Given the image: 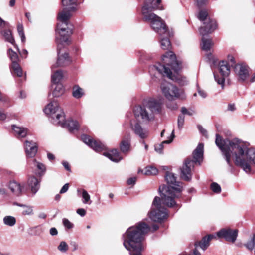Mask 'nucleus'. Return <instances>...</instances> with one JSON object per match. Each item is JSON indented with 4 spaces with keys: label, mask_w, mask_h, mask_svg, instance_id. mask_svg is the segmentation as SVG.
<instances>
[{
    "label": "nucleus",
    "mask_w": 255,
    "mask_h": 255,
    "mask_svg": "<svg viewBox=\"0 0 255 255\" xmlns=\"http://www.w3.org/2000/svg\"><path fill=\"white\" fill-rule=\"evenodd\" d=\"M165 179L169 186L163 185L159 187L161 198H154L151 211L148 213L149 218L154 222H161L167 218V209L162 205L168 207L177 206L175 199L180 197L183 190L181 183L176 181L173 173L167 172Z\"/></svg>",
    "instance_id": "f257e3e1"
},
{
    "label": "nucleus",
    "mask_w": 255,
    "mask_h": 255,
    "mask_svg": "<svg viewBox=\"0 0 255 255\" xmlns=\"http://www.w3.org/2000/svg\"><path fill=\"white\" fill-rule=\"evenodd\" d=\"M216 137V144L221 150L227 163L230 165L231 156H234L235 164L246 173H250L251 166L255 165V149L248 148L246 143L238 138L224 140L218 134Z\"/></svg>",
    "instance_id": "f03ea898"
},
{
    "label": "nucleus",
    "mask_w": 255,
    "mask_h": 255,
    "mask_svg": "<svg viewBox=\"0 0 255 255\" xmlns=\"http://www.w3.org/2000/svg\"><path fill=\"white\" fill-rule=\"evenodd\" d=\"M150 230L149 225L141 222L129 227L123 235V245L130 252V255H141L143 249L142 242Z\"/></svg>",
    "instance_id": "7ed1b4c3"
},
{
    "label": "nucleus",
    "mask_w": 255,
    "mask_h": 255,
    "mask_svg": "<svg viewBox=\"0 0 255 255\" xmlns=\"http://www.w3.org/2000/svg\"><path fill=\"white\" fill-rule=\"evenodd\" d=\"M163 65L158 63L149 67V72L152 78H158L160 76H166L169 79L174 80L175 76L172 74L169 67L177 73L181 68V63L177 61L175 55L172 51H168L162 57Z\"/></svg>",
    "instance_id": "20e7f679"
},
{
    "label": "nucleus",
    "mask_w": 255,
    "mask_h": 255,
    "mask_svg": "<svg viewBox=\"0 0 255 255\" xmlns=\"http://www.w3.org/2000/svg\"><path fill=\"white\" fill-rule=\"evenodd\" d=\"M161 109V106L159 102L155 99H150L143 106H135L133 112L137 120L146 122L153 120L154 115L159 113Z\"/></svg>",
    "instance_id": "39448f33"
},
{
    "label": "nucleus",
    "mask_w": 255,
    "mask_h": 255,
    "mask_svg": "<svg viewBox=\"0 0 255 255\" xmlns=\"http://www.w3.org/2000/svg\"><path fill=\"white\" fill-rule=\"evenodd\" d=\"M71 34L72 31L70 29L68 28L66 30L65 28H62L60 31L59 37L58 36L56 37L58 57L56 63L51 67L52 70L54 68L66 66L70 63L71 60L68 56V54L67 53L61 54V49L65 45L69 44V39Z\"/></svg>",
    "instance_id": "423d86ee"
},
{
    "label": "nucleus",
    "mask_w": 255,
    "mask_h": 255,
    "mask_svg": "<svg viewBox=\"0 0 255 255\" xmlns=\"http://www.w3.org/2000/svg\"><path fill=\"white\" fill-rule=\"evenodd\" d=\"M203 144L200 143L193 152V159L187 158L180 168L181 178L185 181H190L192 178V171L195 164H201L203 156Z\"/></svg>",
    "instance_id": "0eeeda50"
},
{
    "label": "nucleus",
    "mask_w": 255,
    "mask_h": 255,
    "mask_svg": "<svg viewBox=\"0 0 255 255\" xmlns=\"http://www.w3.org/2000/svg\"><path fill=\"white\" fill-rule=\"evenodd\" d=\"M155 8V5H146L142 8V12L143 15V19L145 21L148 22L154 31L157 33L159 36L162 34L167 35L168 31L161 18L153 13H150Z\"/></svg>",
    "instance_id": "6e6552de"
},
{
    "label": "nucleus",
    "mask_w": 255,
    "mask_h": 255,
    "mask_svg": "<svg viewBox=\"0 0 255 255\" xmlns=\"http://www.w3.org/2000/svg\"><path fill=\"white\" fill-rule=\"evenodd\" d=\"M44 111L53 124L59 126H64L65 113L56 101L53 100L48 104Z\"/></svg>",
    "instance_id": "1a4fd4ad"
},
{
    "label": "nucleus",
    "mask_w": 255,
    "mask_h": 255,
    "mask_svg": "<svg viewBox=\"0 0 255 255\" xmlns=\"http://www.w3.org/2000/svg\"><path fill=\"white\" fill-rule=\"evenodd\" d=\"M161 89L163 94L165 98L170 101H173L176 99H184L186 98L184 92L179 89L177 86L171 83H162Z\"/></svg>",
    "instance_id": "9d476101"
},
{
    "label": "nucleus",
    "mask_w": 255,
    "mask_h": 255,
    "mask_svg": "<svg viewBox=\"0 0 255 255\" xmlns=\"http://www.w3.org/2000/svg\"><path fill=\"white\" fill-rule=\"evenodd\" d=\"M207 17V12L204 10L200 11L198 15L199 19L203 21V24H205L204 26L201 27L199 29L200 34L202 36L211 33L216 29L217 26L215 20L211 19Z\"/></svg>",
    "instance_id": "9b49d317"
},
{
    "label": "nucleus",
    "mask_w": 255,
    "mask_h": 255,
    "mask_svg": "<svg viewBox=\"0 0 255 255\" xmlns=\"http://www.w3.org/2000/svg\"><path fill=\"white\" fill-rule=\"evenodd\" d=\"M219 72L222 77L221 78H219L215 73H214V76L215 81L218 84L221 85L222 89H223L225 78L229 75L230 72V68L228 62L225 61H221L219 64Z\"/></svg>",
    "instance_id": "f8f14e48"
},
{
    "label": "nucleus",
    "mask_w": 255,
    "mask_h": 255,
    "mask_svg": "<svg viewBox=\"0 0 255 255\" xmlns=\"http://www.w3.org/2000/svg\"><path fill=\"white\" fill-rule=\"evenodd\" d=\"M238 231L236 229L226 228L221 229L217 232V236L220 239H224L226 241L233 243L237 238Z\"/></svg>",
    "instance_id": "ddd939ff"
},
{
    "label": "nucleus",
    "mask_w": 255,
    "mask_h": 255,
    "mask_svg": "<svg viewBox=\"0 0 255 255\" xmlns=\"http://www.w3.org/2000/svg\"><path fill=\"white\" fill-rule=\"evenodd\" d=\"M71 17L70 11L66 8L64 9L62 11L60 12L58 16V20L61 22V24L58 23L57 25V31L56 33V37H59V33L61 29L65 28L66 30L69 28L71 30V28L69 27L68 20Z\"/></svg>",
    "instance_id": "4468645a"
},
{
    "label": "nucleus",
    "mask_w": 255,
    "mask_h": 255,
    "mask_svg": "<svg viewBox=\"0 0 255 255\" xmlns=\"http://www.w3.org/2000/svg\"><path fill=\"white\" fill-rule=\"evenodd\" d=\"M82 141L96 152H100L104 150L106 147L101 142L94 140L90 136L83 134L81 136Z\"/></svg>",
    "instance_id": "2eb2a0df"
},
{
    "label": "nucleus",
    "mask_w": 255,
    "mask_h": 255,
    "mask_svg": "<svg viewBox=\"0 0 255 255\" xmlns=\"http://www.w3.org/2000/svg\"><path fill=\"white\" fill-rule=\"evenodd\" d=\"M130 126L134 133L141 138L143 139L147 137L148 131L143 129L138 123L136 122L134 120L131 121Z\"/></svg>",
    "instance_id": "dca6fc26"
},
{
    "label": "nucleus",
    "mask_w": 255,
    "mask_h": 255,
    "mask_svg": "<svg viewBox=\"0 0 255 255\" xmlns=\"http://www.w3.org/2000/svg\"><path fill=\"white\" fill-rule=\"evenodd\" d=\"M240 80L245 81L249 76V68L243 64L236 65L235 67Z\"/></svg>",
    "instance_id": "f3484780"
},
{
    "label": "nucleus",
    "mask_w": 255,
    "mask_h": 255,
    "mask_svg": "<svg viewBox=\"0 0 255 255\" xmlns=\"http://www.w3.org/2000/svg\"><path fill=\"white\" fill-rule=\"evenodd\" d=\"M25 150L28 157H34L37 151V145L33 141H25L24 143Z\"/></svg>",
    "instance_id": "a211bd4d"
},
{
    "label": "nucleus",
    "mask_w": 255,
    "mask_h": 255,
    "mask_svg": "<svg viewBox=\"0 0 255 255\" xmlns=\"http://www.w3.org/2000/svg\"><path fill=\"white\" fill-rule=\"evenodd\" d=\"M8 188L15 195L17 196L21 195L23 191V187L15 181H10L8 184Z\"/></svg>",
    "instance_id": "6ab92c4d"
},
{
    "label": "nucleus",
    "mask_w": 255,
    "mask_h": 255,
    "mask_svg": "<svg viewBox=\"0 0 255 255\" xmlns=\"http://www.w3.org/2000/svg\"><path fill=\"white\" fill-rule=\"evenodd\" d=\"M13 205L20 207L22 208L21 210V214L23 216H30L33 215L34 214L33 206H32L21 204L17 202H14L13 203Z\"/></svg>",
    "instance_id": "aec40b11"
},
{
    "label": "nucleus",
    "mask_w": 255,
    "mask_h": 255,
    "mask_svg": "<svg viewBox=\"0 0 255 255\" xmlns=\"http://www.w3.org/2000/svg\"><path fill=\"white\" fill-rule=\"evenodd\" d=\"M1 34L3 36L5 41L9 42L14 46L18 50L19 48L17 45L15 43V39L12 34V32L10 29H4L1 31Z\"/></svg>",
    "instance_id": "412c9836"
},
{
    "label": "nucleus",
    "mask_w": 255,
    "mask_h": 255,
    "mask_svg": "<svg viewBox=\"0 0 255 255\" xmlns=\"http://www.w3.org/2000/svg\"><path fill=\"white\" fill-rule=\"evenodd\" d=\"M12 129L13 131L15 136L18 138L25 137L28 133L27 128L23 127H19L16 125H12Z\"/></svg>",
    "instance_id": "4be33fe9"
},
{
    "label": "nucleus",
    "mask_w": 255,
    "mask_h": 255,
    "mask_svg": "<svg viewBox=\"0 0 255 255\" xmlns=\"http://www.w3.org/2000/svg\"><path fill=\"white\" fill-rule=\"evenodd\" d=\"M28 185L30 188L31 192L35 194L40 187V181L34 176L30 177L28 180Z\"/></svg>",
    "instance_id": "5701e85b"
},
{
    "label": "nucleus",
    "mask_w": 255,
    "mask_h": 255,
    "mask_svg": "<svg viewBox=\"0 0 255 255\" xmlns=\"http://www.w3.org/2000/svg\"><path fill=\"white\" fill-rule=\"evenodd\" d=\"M120 147L121 152L124 154H127L130 150V137L129 135L122 139Z\"/></svg>",
    "instance_id": "b1692460"
},
{
    "label": "nucleus",
    "mask_w": 255,
    "mask_h": 255,
    "mask_svg": "<svg viewBox=\"0 0 255 255\" xmlns=\"http://www.w3.org/2000/svg\"><path fill=\"white\" fill-rule=\"evenodd\" d=\"M103 155L115 162H118L122 159V157L120 156L117 149H113L109 152H104Z\"/></svg>",
    "instance_id": "393cba45"
},
{
    "label": "nucleus",
    "mask_w": 255,
    "mask_h": 255,
    "mask_svg": "<svg viewBox=\"0 0 255 255\" xmlns=\"http://www.w3.org/2000/svg\"><path fill=\"white\" fill-rule=\"evenodd\" d=\"M65 125L62 127H66L70 131L77 130L79 127V124L78 122L74 120H68L66 121L65 119Z\"/></svg>",
    "instance_id": "a878e982"
},
{
    "label": "nucleus",
    "mask_w": 255,
    "mask_h": 255,
    "mask_svg": "<svg viewBox=\"0 0 255 255\" xmlns=\"http://www.w3.org/2000/svg\"><path fill=\"white\" fill-rule=\"evenodd\" d=\"M52 87L53 88L52 94L55 97H60L64 93L65 90L61 83L52 84Z\"/></svg>",
    "instance_id": "bb28decb"
},
{
    "label": "nucleus",
    "mask_w": 255,
    "mask_h": 255,
    "mask_svg": "<svg viewBox=\"0 0 255 255\" xmlns=\"http://www.w3.org/2000/svg\"><path fill=\"white\" fill-rule=\"evenodd\" d=\"M170 33L168 32V34L166 35L165 34H162L160 37V45L162 49L164 50H168L170 48L171 46V43L169 39V37H170Z\"/></svg>",
    "instance_id": "cd10ccee"
},
{
    "label": "nucleus",
    "mask_w": 255,
    "mask_h": 255,
    "mask_svg": "<svg viewBox=\"0 0 255 255\" xmlns=\"http://www.w3.org/2000/svg\"><path fill=\"white\" fill-rule=\"evenodd\" d=\"M174 137V130H173L171 134V135L170 136V137H168V140L163 141L161 143L158 145H156L155 146V151L159 153H161L162 152V150L163 149L164 144H169L171 143Z\"/></svg>",
    "instance_id": "c85d7f7f"
},
{
    "label": "nucleus",
    "mask_w": 255,
    "mask_h": 255,
    "mask_svg": "<svg viewBox=\"0 0 255 255\" xmlns=\"http://www.w3.org/2000/svg\"><path fill=\"white\" fill-rule=\"evenodd\" d=\"M77 191L78 195L81 193V196L83 199L82 202L83 204H90L92 202L90 200V196L86 190L78 189Z\"/></svg>",
    "instance_id": "c756f323"
},
{
    "label": "nucleus",
    "mask_w": 255,
    "mask_h": 255,
    "mask_svg": "<svg viewBox=\"0 0 255 255\" xmlns=\"http://www.w3.org/2000/svg\"><path fill=\"white\" fill-rule=\"evenodd\" d=\"M210 240L206 236L204 237L202 240L197 242L195 243V247L198 248L200 247L203 250L205 251L209 246Z\"/></svg>",
    "instance_id": "7c9ffc66"
},
{
    "label": "nucleus",
    "mask_w": 255,
    "mask_h": 255,
    "mask_svg": "<svg viewBox=\"0 0 255 255\" xmlns=\"http://www.w3.org/2000/svg\"><path fill=\"white\" fill-rule=\"evenodd\" d=\"M63 75L61 70L55 71L51 76L52 84L61 83L60 82L63 78Z\"/></svg>",
    "instance_id": "2f4dec72"
},
{
    "label": "nucleus",
    "mask_w": 255,
    "mask_h": 255,
    "mask_svg": "<svg viewBox=\"0 0 255 255\" xmlns=\"http://www.w3.org/2000/svg\"><path fill=\"white\" fill-rule=\"evenodd\" d=\"M72 95L74 98L79 99L84 95L83 90L78 85H75L73 87Z\"/></svg>",
    "instance_id": "473e14b6"
},
{
    "label": "nucleus",
    "mask_w": 255,
    "mask_h": 255,
    "mask_svg": "<svg viewBox=\"0 0 255 255\" xmlns=\"http://www.w3.org/2000/svg\"><path fill=\"white\" fill-rule=\"evenodd\" d=\"M201 47L203 50L205 51H208L210 49L211 46L213 45V42L210 39H206L202 36Z\"/></svg>",
    "instance_id": "72a5a7b5"
},
{
    "label": "nucleus",
    "mask_w": 255,
    "mask_h": 255,
    "mask_svg": "<svg viewBox=\"0 0 255 255\" xmlns=\"http://www.w3.org/2000/svg\"><path fill=\"white\" fill-rule=\"evenodd\" d=\"M8 55L10 59L12 64L18 63L19 57L17 54L13 51L11 48H9L7 51Z\"/></svg>",
    "instance_id": "f704fd0d"
},
{
    "label": "nucleus",
    "mask_w": 255,
    "mask_h": 255,
    "mask_svg": "<svg viewBox=\"0 0 255 255\" xmlns=\"http://www.w3.org/2000/svg\"><path fill=\"white\" fill-rule=\"evenodd\" d=\"M3 223L5 225L12 227L14 226L16 223V218L12 216H6L3 218Z\"/></svg>",
    "instance_id": "c9c22d12"
},
{
    "label": "nucleus",
    "mask_w": 255,
    "mask_h": 255,
    "mask_svg": "<svg viewBox=\"0 0 255 255\" xmlns=\"http://www.w3.org/2000/svg\"><path fill=\"white\" fill-rule=\"evenodd\" d=\"M161 2V0H145V2L142 8L145 6L147 5H156L157 8H155L153 9H161L160 4Z\"/></svg>",
    "instance_id": "e433bc0d"
},
{
    "label": "nucleus",
    "mask_w": 255,
    "mask_h": 255,
    "mask_svg": "<svg viewBox=\"0 0 255 255\" xmlns=\"http://www.w3.org/2000/svg\"><path fill=\"white\" fill-rule=\"evenodd\" d=\"M11 69L17 76L21 77L22 76V70L18 63L11 64Z\"/></svg>",
    "instance_id": "4c0bfd02"
},
{
    "label": "nucleus",
    "mask_w": 255,
    "mask_h": 255,
    "mask_svg": "<svg viewBox=\"0 0 255 255\" xmlns=\"http://www.w3.org/2000/svg\"><path fill=\"white\" fill-rule=\"evenodd\" d=\"M158 172V169L153 166H148L145 168L144 174L146 175H155Z\"/></svg>",
    "instance_id": "58836bf2"
},
{
    "label": "nucleus",
    "mask_w": 255,
    "mask_h": 255,
    "mask_svg": "<svg viewBox=\"0 0 255 255\" xmlns=\"http://www.w3.org/2000/svg\"><path fill=\"white\" fill-rule=\"evenodd\" d=\"M255 245V234H254L252 239L249 241L246 244H245V246L249 250H252Z\"/></svg>",
    "instance_id": "ea45409f"
},
{
    "label": "nucleus",
    "mask_w": 255,
    "mask_h": 255,
    "mask_svg": "<svg viewBox=\"0 0 255 255\" xmlns=\"http://www.w3.org/2000/svg\"><path fill=\"white\" fill-rule=\"evenodd\" d=\"M32 164L34 167H36L41 172L43 173L45 172L46 169L45 167L42 163L39 162L36 160L34 159L32 161Z\"/></svg>",
    "instance_id": "a19ab883"
},
{
    "label": "nucleus",
    "mask_w": 255,
    "mask_h": 255,
    "mask_svg": "<svg viewBox=\"0 0 255 255\" xmlns=\"http://www.w3.org/2000/svg\"><path fill=\"white\" fill-rule=\"evenodd\" d=\"M17 31L22 42L25 41V36L23 31V27L22 24H19L17 26Z\"/></svg>",
    "instance_id": "79ce46f5"
},
{
    "label": "nucleus",
    "mask_w": 255,
    "mask_h": 255,
    "mask_svg": "<svg viewBox=\"0 0 255 255\" xmlns=\"http://www.w3.org/2000/svg\"><path fill=\"white\" fill-rule=\"evenodd\" d=\"M210 187L211 190L214 193H220L221 191V188L220 186L217 183L214 182L212 183Z\"/></svg>",
    "instance_id": "37998d69"
},
{
    "label": "nucleus",
    "mask_w": 255,
    "mask_h": 255,
    "mask_svg": "<svg viewBox=\"0 0 255 255\" xmlns=\"http://www.w3.org/2000/svg\"><path fill=\"white\" fill-rule=\"evenodd\" d=\"M58 249L62 252H66L68 249V246L65 242L62 241L58 246Z\"/></svg>",
    "instance_id": "c03bdc74"
},
{
    "label": "nucleus",
    "mask_w": 255,
    "mask_h": 255,
    "mask_svg": "<svg viewBox=\"0 0 255 255\" xmlns=\"http://www.w3.org/2000/svg\"><path fill=\"white\" fill-rule=\"evenodd\" d=\"M77 0H62V5L68 7L76 4Z\"/></svg>",
    "instance_id": "a18cd8bd"
},
{
    "label": "nucleus",
    "mask_w": 255,
    "mask_h": 255,
    "mask_svg": "<svg viewBox=\"0 0 255 255\" xmlns=\"http://www.w3.org/2000/svg\"><path fill=\"white\" fill-rule=\"evenodd\" d=\"M62 222L64 226L67 229H70L74 226L73 224L66 218H63L62 220Z\"/></svg>",
    "instance_id": "49530a36"
},
{
    "label": "nucleus",
    "mask_w": 255,
    "mask_h": 255,
    "mask_svg": "<svg viewBox=\"0 0 255 255\" xmlns=\"http://www.w3.org/2000/svg\"><path fill=\"white\" fill-rule=\"evenodd\" d=\"M185 117L184 115H179L178 118V127L179 129H181L184 123Z\"/></svg>",
    "instance_id": "de8ad7c7"
},
{
    "label": "nucleus",
    "mask_w": 255,
    "mask_h": 255,
    "mask_svg": "<svg viewBox=\"0 0 255 255\" xmlns=\"http://www.w3.org/2000/svg\"><path fill=\"white\" fill-rule=\"evenodd\" d=\"M6 118H7L6 114L4 112V111L2 109H0V121L4 120L6 119Z\"/></svg>",
    "instance_id": "09e8293b"
},
{
    "label": "nucleus",
    "mask_w": 255,
    "mask_h": 255,
    "mask_svg": "<svg viewBox=\"0 0 255 255\" xmlns=\"http://www.w3.org/2000/svg\"><path fill=\"white\" fill-rule=\"evenodd\" d=\"M136 181V178L135 177H133L129 178L127 181V183L128 185H134Z\"/></svg>",
    "instance_id": "8fccbe9b"
},
{
    "label": "nucleus",
    "mask_w": 255,
    "mask_h": 255,
    "mask_svg": "<svg viewBox=\"0 0 255 255\" xmlns=\"http://www.w3.org/2000/svg\"><path fill=\"white\" fill-rule=\"evenodd\" d=\"M69 189V184L68 183H66L63 185V186L62 187L60 191V194H63L65 192H66Z\"/></svg>",
    "instance_id": "3c124183"
},
{
    "label": "nucleus",
    "mask_w": 255,
    "mask_h": 255,
    "mask_svg": "<svg viewBox=\"0 0 255 255\" xmlns=\"http://www.w3.org/2000/svg\"><path fill=\"white\" fill-rule=\"evenodd\" d=\"M196 4L198 7H201L203 5L205 4L207 1V0H195Z\"/></svg>",
    "instance_id": "603ef678"
},
{
    "label": "nucleus",
    "mask_w": 255,
    "mask_h": 255,
    "mask_svg": "<svg viewBox=\"0 0 255 255\" xmlns=\"http://www.w3.org/2000/svg\"><path fill=\"white\" fill-rule=\"evenodd\" d=\"M76 212L80 216L83 217L86 215V211L83 208H79L77 210Z\"/></svg>",
    "instance_id": "864d4df0"
},
{
    "label": "nucleus",
    "mask_w": 255,
    "mask_h": 255,
    "mask_svg": "<svg viewBox=\"0 0 255 255\" xmlns=\"http://www.w3.org/2000/svg\"><path fill=\"white\" fill-rule=\"evenodd\" d=\"M228 62L230 63L231 65L232 66H233L235 63V59H234V57L231 55L228 56Z\"/></svg>",
    "instance_id": "5fc2aeb1"
},
{
    "label": "nucleus",
    "mask_w": 255,
    "mask_h": 255,
    "mask_svg": "<svg viewBox=\"0 0 255 255\" xmlns=\"http://www.w3.org/2000/svg\"><path fill=\"white\" fill-rule=\"evenodd\" d=\"M50 234L52 236H55V235H57L58 231L55 228L53 227V228H51L50 230Z\"/></svg>",
    "instance_id": "6e6d98bb"
},
{
    "label": "nucleus",
    "mask_w": 255,
    "mask_h": 255,
    "mask_svg": "<svg viewBox=\"0 0 255 255\" xmlns=\"http://www.w3.org/2000/svg\"><path fill=\"white\" fill-rule=\"evenodd\" d=\"M181 112L183 115L187 114L189 115H192V113L189 112L185 107H182L181 108Z\"/></svg>",
    "instance_id": "4d7b16f0"
},
{
    "label": "nucleus",
    "mask_w": 255,
    "mask_h": 255,
    "mask_svg": "<svg viewBox=\"0 0 255 255\" xmlns=\"http://www.w3.org/2000/svg\"><path fill=\"white\" fill-rule=\"evenodd\" d=\"M198 92L199 93V94L203 98H205L207 96V94L206 93V92L204 91H203V90H201L200 89H199L198 90Z\"/></svg>",
    "instance_id": "13d9d810"
},
{
    "label": "nucleus",
    "mask_w": 255,
    "mask_h": 255,
    "mask_svg": "<svg viewBox=\"0 0 255 255\" xmlns=\"http://www.w3.org/2000/svg\"><path fill=\"white\" fill-rule=\"evenodd\" d=\"M62 164L64 166V167H65V168L68 171H70L71 170H70V167L69 166V165L68 164V163L66 161H63L62 162Z\"/></svg>",
    "instance_id": "bf43d9fd"
},
{
    "label": "nucleus",
    "mask_w": 255,
    "mask_h": 255,
    "mask_svg": "<svg viewBox=\"0 0 255 255\" xmlns=\"http://www.w3.org/2000/svg\"><path fill=\"white\" fill-rule=\"evenodd\" d=\"M198 129L202 134H203L204 135L206 134L207 131L201 126H198Z\"/></svg>",
    "instance_id": "052dcab7"
},
{
    "label": "nucleus",
    "mask_w": 255,
    "mask_h": 255,
    "mask_svg": "<svg viewBox=\"0 0 255 255\" xmlns=\"http://www.w3.org/2000/svg\"><path fill=\"white\" fill-rule=\"evenodd\" d=\"M7 25H8V23H6L5 21H3L0 17V27H7Z\"/></svg>",
    "instance_id": "680f3d73"
},
{
    "label": "nucleus",
    "mask_w": 255,
    "mask_h": 255,
    "mask_svg": "<svg viewBox=\"0 0 255 255\" xmlns=\"http://www.w3.org/2000/svg\"><path fill=\"white\" fill-rule=\"evenodd\" d=\"M208 239L210 240V241L213 239H215L217 237V234L216 235H213V234H210L206 236Z\"/></svg>",
    "instance_id": "e2e57ef3"
},
{
    "label": "nucleus",
    "mask_w": 255,
    "mask_h": 255,
    "mask_svg": "<svg viewBox=\"0 0 255 255\" xmlns=\"http://www.w3.org/2000/svg\"><path fill=\"white\" fill-rule=\"evenodd\" d=\"M47 157L49 160H53L55 159L54 155L50 153L47 154Z\"/></svg>",
    "instance_id": "0e129e2a"
},
{
    "label": "nucleus",
    "mask_w": 255,
    "mask_h": 255,
    "mask_svg": "<svg viewBox=\"0 0 255 255\" xmlns=\"http://www.w3.org/2000/svg\"><path fill=\"white\" fill-rule=\"evenodd\" d=\"M228 110L234 111L235 109L234 104H229L228 107Z\"/></svg>",
    "instance_id": "69168bd1"
},
{
    "label": "nucleus",
    "mask_w": 255,
    "mask_h": 255,
    "mask_svg": "<svg viewBox=\"0 0 255 255\" xmlns=\"http://www.w3.org/2000/svg\"><path fill=\"white\" fill-rule=\"evenodd\" d=\"M6 194V191L4 188H0V195H4Z\"/></svg>",
    "instance_id": "338daca9"
},
{
    "label": "nucleus",
    "mask_w": 255,
    "mask_h": 255,
    "mask_svg": "<svg viewBox=\"0 0 255 255\" xmlns=\"http://www.w3.org/2000/svg\"><path fill=\"white\" fill-rule=\"evenodd\" d=\"M27 54H28V51L26 49H23L22 50V53H21V55L22 56H25V57H26Z\"/></svg>",
    "instance_id": "774afa93"
}]
</instances>
